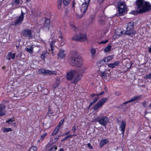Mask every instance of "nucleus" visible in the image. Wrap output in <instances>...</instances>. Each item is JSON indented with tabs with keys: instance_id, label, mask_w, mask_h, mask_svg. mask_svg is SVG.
Listing matches in <instances>:
<instances>
[{
	"instance_id": "4d7b16f0",
	"label": "nucleus",
	"mask_w": 151,
	"mask_h": 151,
	"mask_svg": "<svg viewBox=\"0 0 151 151\" xmlns=\"http://www.w3.org/2000/svg\"><path fill=\"white\" fill-rule=\"evenodd\" d=\"M70 131H68L64 135H67L68 134H69L70 133Z\"/></svg>"
},
{
	"instance_id": "6e6552de",
	"label": "nucleus",
	"mask_w": 151,
	"mask_h": 151,
	"mask_svg": "<svg viewBox=\"0 0 151 151\" xmlns=\"http://www.w3.org/2000/svg\"><path fill=\"white\" fill-rule=\"evenodd\" d=\"M90 0H85V2L83 3L80 7L81 11L84 14L87 10Z\"/></svg>"
},
{
	"instance_id": "37998d69",
	"label": "nucleus",
	"mask_w": 151,
	"mask_h": 151,
	"mask_svg": "<svg viewBox=\"0 0 151 151\" xmlns=\"http://www.w3.org/2000/svg\"><path fill=\"white\" fill-rule=\"evenodd\" d=\"M119 61H115L113 63L114 65V66H117L119 64Z\"/></svg>"
},
{
	"instance_id": "9d476101",
	"label": "nucleus",
	"mask_w": 151,
	"mask_h": 151,
	"mask_svg": "<svg viewBox=\"0 0 151 151\" xmlns=\"http://www.w3.org/2000/svg\"><path fill=\"white\" fill-rule=\"evenodd\" d=\"M77 71L76 70H71L67 73L66 78L68 80H72L74 77V74H76Z\"/></svg>"
},
{
	"instance_id": "a19ab883",
	"label": "nucleus",
	"mask_w": 151,
	"mask_h": 151,
	"mask_svg": "<svg viewBox=\"0 0 151 151\" xmlns=\"http://www.w3.org/2000/svg\"><path fill=\"white\" fill-rule=\"evenodd\" d=\"M47 135V134L46 133H44L42 134L41 136V139L43 140L44 137H45Z\"/></svg>"
},
{
	"instance_id": "2eb2a0df",
	"label": "nucleus",
	"mask_w": 151,
	"mask_h": 151,
	"mask_svg": "<svg viewBox=\"0 0 151 151\" xmlns=\"http://www.w3.org/2000/svg\"><path fill=\"white\" fill-rule=\"evenodd\" d=\"M141 97V96H135L133 98H132L129 101H128L127 102H124L123 103V104H126L129 103H130L131 102H133L135 101L137 99L140 98Z\"/></svg>"
},
{
	"instance_id": "423d86ee",
	"label": "nucleus",
	"mask_w": 151,
	"mask_h": 151,
	"mask_svg": "<svg viewBox=\"0 0 151 151\" xmlns=\"http://www.w3.org/2000/svg\"><path fill=\"white\" fill-rule=\"evenodd\" d=\"M108 99L106 98L101 99L99 100L93 107V109L94 110H96L99 108H101L103 105L108 100Z\"/></svg>"
},
{
	"instance_id": "f3484780",
	"label": "nucleus",
	"mask_w": 151,
	"mask_h": 151,
	"mask_svg": "<svg viewBox=\"0 0 151 151\" xmlns=\"http://www.w3.org/2000/svg\"><path fill=\"white\" fill-rule=\"evenodd\" d=\"M65 54L64 53V51L63 50H60L58 54L59 58L63 59L65 56Z\"/></svg>"
},
{
	"instance_id": "09e8293b",
	"label": "nucleus",
	"mask_w": 151,
	"mask_h": 151,
	"mask_svg": "<svg viewBox=\"0 0 151 151\" xmlns=\"http://www.w3.org/2000/svg\"><path fill=\"white\" fill-rule=\"evenodd\" d=\"M72 130L73 131V132L74 133L75 132L76 130V127L75 126H74L73 127V128L72 129Z\"/></svg>"
},
{
	"instance_id": "c03bdc74",
	"label": "nucleus",
	"mask_w": 151,
	"mask_h": 151,
	"mask_svg": "<svg viewBox=\"0 0 151 151\" xmlns=\"http://www.w3.org/2000/svg\"><path fill=\"white\" fill-rule=\"evenodd\" d=\"M2 42L4 43H6L7 41V39L6 38L4 37L2 40Z\"/></svg>"
},
{
	"instance_id": "5fc2aeb1",
	"label": "nucleus",
	"mask_w": 151,
	"mask_h": 151,
	"mask_svg": "<svg viewBox=\"0 0 151 151\" xmlns=\"http://www.w3.org/2000/svg\"><path fill=\"white\" fill-rule=\"evenodd\" d=\"M104 20H103L102 19H101L100 20V23L101 24H104Z\"/></svg>"
},
{
	"instance_id": "de8ad7c7",
	"label": "nucleus",
	"mask_w": 151,
	"mask_h": 151,
	"mask_svg": "<svg viewBox=\"0 0 151 151\" xmlns=\"http://www.w3.org/2000/svg\"><path fill=\"white\" fill-rule=\"evenodd\" d=\"M13 121L14 120L12 119H9L7 121V122L8 123H11L12 122H13Z\"/></svg>"
},
{
	"instance_id": "c756f323",
	"label": "nucleus",
	"mask_w": 151,
	"mask_h": 151,
	"mask_svg": "<svg viewBox=\"0 0 151 151\" xmlns=\"http://www.w3.org/2000/svg\"><path fill=\"white\" fill-rule=\"evenodd\" d=\"M70 0H63V3L64 6H68L69 4Z\"/></svg>"
},
{
	"instance_id": "e433bc0d",
	"label": "nucleus",
	"mask_w": 151,
	"mask_h": 151,
	"mask_svg": "<svg viewBox=\"0 0 151 151\" xmlns=\"http://www.w3.org/2000/svg\"><path fill=\"white\" fill-rule=\"evenodd\" d=\"M64 120H62L59 122L58 125V126L57 127V128H58L59 129L60 128V127L62 125V124L63 123Z\"/></svg>"
},
{
	"instance_id": "412c9836",
	"label": "nucleus",
	"mask_w": 151,
	"mask_h": 151,
	"mask_svg": "<svg viewBox=\"0 0 151 151\" xmlns=\"http://www.w3.org/2000/svg\"><path fill=\"white\" fill-rule=\"evenodd\" d=\"M108 140L107 139L102 140L100 142V147H102L104 145L108 143Z\"/></svg>"
},
{
	"instance_id": "9b49d317",
	"label": "nucleus",
	"mask_w": 151,
	"mask_h": 151,
	"mask_svg": "<svg viewBox=\"0 0 151 151\" xmlns=\"http://www.w3.org/2000/svg\"><path fill=\"white\" fill-rule=\"evenodd\" d=\"M24 13H23L22 11L21 15L17 17V20L15 21V25H18L21 23L24 18Z\"/></svg>"
},
{
	"instance_id": "680f3d73",
	"label": "nucleus",
	"mask_w": 151,
	"mask_h": 151,
	"mask_svg": "<svg viewBox=\"0 0 151 151\" xmlns=\"http://www.w3.org/2000/svg\"><path fill=\"white\" fill-rule=\"evenodd\" d=\"M60 38L61 39H62V38H63V36L62 35H61L60 36Z\"/></svg>"
},
{
	"instance_id": "e2e57ef3",
	"label": "nucleus",
	"mask_w": 151,
	"mask_h": 151,
	"mask_svg": "<svg viewBox=\"0 0 151 151\" xmlns=\"http://www.w3.org/2000/svg\"><path fill=\"white\" fill-rule=\"evenodd\" d=\"M148 107L149 108H151V103L149 105Z\"/></svg>"
},
{
	"instance_id": "2f4dec72",
	"label": "nucleus",
	"mask_w": 151,
	"mask_h": 151,
	"mask_svg": "<svg viewBox=\"0 0 151 151\" xmlns=\"http://www.w3.org/2000/svg\"><path fill=\"white\" fill-rule=\"evenodd\" d=\"M104 92L102 91L98 94H91V96L92 97H93L94 96H98L102 95L104 94Z\"/></svg>"
},
{
	"instance_id": "6ab92c4d",
	"label": "nucleus",
	"mask_w": 151,
	"mask_h": 151,
	"mask_svg": "<svg viewBox=\"0 0 151 151\" xmlns=\"http://www.w3.org/2000/svg\"><path fill=\"white\" fill-rule=\"evenodd\" d=\"M50 20L48 19H46L45 22L43 23V26L44 27L48 28V30L49 29V27L50 23Z\"/></svg>"
},
{
	"instance_id": "f257e3e1",
	"label": "nucleus",
	"mask_w": 151,
	"mask_h": 151,
	"mask_svg": "<svg viewBox=\"0 0 151 151\" xmlns=\"http://www.w3.org/2000/svg\"><path fill=\"white\" fill-rule=\"evenodd\" d=\"M68 62L72 65L78 68L77 73L75 76L72 83L76 84L80 80L87 68L83 63L81 56L77 55L75 53H71L68 60Z\"/></svg>"
},
{
	"instance_id": "0eeeda50",
	"label": "nucleus",
	"mask_w": 151,
	"mask_h": 151,
	"mask_svg": "<svg viewBox=\"0 0 151 151\" xmlns=\"http://www.w3.org/2000/svg\"><path fill=\"white\" fill-rule=\"evenodd\" d=\"M117 8L118 10L119 14H124L127 11V7L124 2H122L118 3Z\"/></svg>"
},
{
	"instance_id": "7ed1b4c3",
	"label": "nucleus",
	"mask_w": 151,
	"mask_h": 151,
	"mask_svg": "<svg viewBox=\"0 0 151 151\" xmlns=\"http://www.w3.org/2000/svg\"><path fill=\"white\" fill-rule=\"evenodd\" d=\"M95 121L98 122L101 125L105 127L109 122V119L107 117L103 116H98L95 119Z\"/></svg>"
},
{
	"instance_id": "49530a36",
	"label": "nucleus",
	"mask_w": 151,
	"mask_h": 151,
	"mask_svg": "<svg viewBox=\"0 0 151 151\" xmlns=\"http://www.w3.org/2000/svg\"><path fill=\"white\" fill-rule=\"evenodd\" d=\"M94 21V18L93 17H92L90 19L89 23H92Z\"/></svg>"
},
{
	"instance_id": "4be33fe9",
	"label": "nucleus",
	"mask_w": 151,
	"mask_h": 151,
	"mask_svg": "<svg viewBox=\"0 0 151 151\" xmlns=\"http://www.w3.org/2000/svg\"><path fill=\"white\" fill-rule=\"evenodd\" d=\"M25 50L30 53L32 54L33 52V47L32 46L30 47L29 48L26 47Z\"/></svg>"
},
{
	"instance_id": "20e7f679",
	"label": "nucleus",
	"mask_w": 151,
	"mask_h": 151,
	"mask_svg": "<svg viewBox=\"0 0 151 151\" xmlns=\"http://www.w3.org/2000/svg\"><path fill=\"white\" fill-rule=\"evenodd\" d=\"M134 23L131 22L129 23L125 31L126 34L129 36L132 37L135 34L133 30Z\"/></svg>"
},
{
	"instance_id": "864d4df0",
	"label": "nucleus",
	"mask_w": 151,
	"mask_h": 151,
	"mask_svg": "<svg viewBox=\"0 0 151 151\" xmlns=\"http://www.w3.org/2000/svg\"><path fill=\"white\" fill-rule=\"evenodd\" d=\"M70 26L73 29H74V30H76V27L75 26H74L73 25L71 24L70 25Z\"/></svg>"
},
{
	"instance_id": "052dcab7",
	"label": "nucleus",
	"mask_w": 151,
	"mask_h": 151,
	"mask_svg": "<svg viewBox=\"0 0 151 151\" xmlns=\"http://www.w3.org/2000/svg\"><path fill=\"white\" fill-rule=\"evenodd\" d=\"M64 151V150L63 148H60L59 151Z\"/></svg>"
},
{
	"instance_id": "a211bd4d",
	"label": "nucleus",
	"mask_w": 151,
	"mask_h": 151,
	"mask_svg": "<svg viewBox=\"0 0 151 151\" xmlns=\"http://www.w3.org/2000/svg\"><path fill=\"white\" fill-rule=\"evenodd\" d=\"M55 41H52L50 44V48L49 49V50L50 51L49 53H51L53 54V47L55 45Z\"/></svg>"
},
{
	"instance_id": "b1692460",
	"label": "nucleus",
	"mask_w": 151,
	"mask_h": 151,
	"mask_svg": "<svg viewBox=\"0 0 151 151\" xmlns=\"http://www.w3.org/2000/svg\"><path fill=\"white\" fill-rule=\"evenodd\" d=\"M99 97L97 96L93 100V101L90 103V105L89 106V108L92 105L94 104L99 99Z\"/></svg>"
},
{
	"instance_id": "72a5a7b5",
	"label": "nucleus",
	"mask_w": 151,
	"mask_h": 151,
	"mask_svg": "<svg viewBox=\"0 0 151 151\" xmlns=\"http://www.w3.org/2000/svg\"><path fill=\"white\" fill-rule=\"evenodd\" d=\"M144 78L145 79H151V73H150L148 75H145L144 76Z\"/></svg>"
},
{
	"instance_id": "1a4fd4ad",
	"label": "nucleus",
	"mask_w": 151,
	"mask_h": 151,
	"mask_svg": "<svg viewBox=\"0 0 151 151\" xmlns=\"http://www.w3.org/2000/svg\"><path fill=\"white\" fill-rule=\"evenodd\" d=\"M22 33L24 37H28L29 39L32 38L31 31L29 29H25L23 30Z\"/></svg>"
},
{
	"instance_id": "bb28decb",
	"label": "nucleus",
	"mask_w": 151,
	"mask_h": 151,
	"mask_svg": "<svg viewBox=\"0 0 151 151\" xmlns=\"http://www.w3.org/2000/svg\"><path fill=\"white\" fill-rule=\"evenodd\" d=\"M62 1L59 0H58L57 1V6L58 9V10H60L62 7L61 4Z\"/></svg>"
},
{
	"instance_id": "a878e982",
	"label": "nucleus",
	"mask_w": 151,
	"mask_h": 151,
	"mask_svg": "<svg viewBox=\"0 0 151 151\" xmlns=\"http://www.w3.org/2000/svg\"><path fill=\"white\" fill-rule=\"evenodd\" d=\"M2 129L4 132H8L12 131V129L10 128L3 127Z\"/></svg>"
},
{
	"instance_id": "603ef678",
	"label": "nucleus",
	"mask_w": 151,
	"mask_h": 151,
	"mask_svg": "<svg viewBox=\"0 0 151 151\" xmlns=\"http://www.w3.org/2000/svg\"><path fill=\"white\" fill-rule=\"evenodd\" d=\"M14 2L15 3L18 4H19L20 3L19 0H15Z\"/></svg>"
},
{
	"instance_id": "7c9ffc66",
	"label": "nucleus",
	"mask_w": 151,
	"mask_h": 151,
	"mask_svg": "<svg viewBox=\"0 0 151 151\" xmlns=\"http://www.w3.org/2000/svg\"><path fill=\"white\" fill-rule=\"evenodd\" d=\"M59 129L57 127H56L54 130L53 132H52V135H53L56 134L59 131Z\"/></svg>"
},
{
	"instance_id": "473e14b6",
	"label": "nucleus",
	"mask_w": 151,
	"mask_h": 151,
	"mask_svg": "<svg viewBox=\"0 0 151 151\" xmlns=\"http://www.w3.org/2000/svg\"><path fill=\"white\" fill-rule=\"evenodd\" d=\"M57 148V147L56 146L54 145L51 147L48 151H55Z\"/></svg>"
},
{
	"instance_id": "c85d7f7f",
	"label": "nucleus",
	"mask_w": 151,
	"mask_h": 151,
	"mask_svg": "<svg viewBox=\"0 0 151 151\" xmlns=\"http://www.w3.org/2000/svg\"><path fill=\"white\" fill-rule=\"evenodd\" d=\"M37 147L35 146H33L30 148L28 151H37Z\"/></svg>"
},
{
	"instance_id": "0e129e2a",
	"label": "nucleus",
	"mask_w": 151,
	"mask_h": 151,
	"mask_svg": "<svg viewBox=\"0 0 151 151\" xmlns=\"http://www.w3.org/2000/svg\"><path fill=\"white\" fill-rule=\"evenodd\" d=\"M5 68V66H3V67H2V68L3 69V70H4V69Z\"/></svg>"
},
{
	"instance_id": "774afa93",
	"label": "nucleus",
	"mask_w": 151,
	"mask_h": 151,
	"mask_svg": "<svg viewBox=\"0 0 151 151\" xmlns=\"http://www.w3.org/2000/svg\"><path fill=\"white\" fill-rule=\"evenodd\" d=\"M145 114H148V112H147V111H146V112H145Z\"/></svg>"
},
{
	"instance_id": "79ce46f5",
	"label": "nucleus",
	"mask_w": 151,
	"mask_h": 151,
	"mask_svg": "<svg viewBox=\"0 0 151 151\" xmlns=\"http://www.w3.org/2000/svg\"><path fill=\"white\" fill-rule=\"evenodd\" d=\"M147 102L145 101H144L142 103L143 106L144 107H146Z\"/></svg>"
},
{
	"instance_id": "39448f33",
	"label": "nucleus",
	"mask_w": 151,
	"mask_h": 151,
	"mask_svg": "<svg viewBox=\"0 0 151 151\" xmlns=\"http://www.w3.org/2000/svg\"><path fill=\"white\" fill-rule=\"evenodd\" d=\"M71 39L77 41H86L87 40V36L85 34H77L74 35Z\"/></svg>"
},
{
	"instance_id": "f8f14e48",
	"label": "nucleus",
	"mask_w": 151,
	"mask_h": 151,
	"mask_svg": "<svg viewBox=\"0 0 151 151\" xmlns=\"http://www.w3.org/2000/svg\"><path fill=\"white\" fill-rule=\"evenodd\" d=\"M40 73H42L44 74L50 75L55 74L56 72L55 71H52L49 70H45L43 69H40L39 70Z\"/></svg>"
},
{
	"instance_id": "4468645a",
	"label": "nucleus",
	"mask_w": 151,
	"mask_h": 151,
	"mask_svg": "<svg viewBox=\"0 0 151 151\" xmlns=\"http://www.w3.org/2000/svg\"><path fill=\"white\" fill-rule=\"evenodd\" d=\"M126 126V122L125 121H123L122 122L120 126L121 130L122 131L123 135H124V133Z\"/></svg>"
},
{
	"instance_id": "5701e85b",
	"label": "nucleus",
	"mask_w": 151,
	"mask_h": 151,
	"mask_svg": "<svg viewBox=\"0 0 151 151\" xmlns=\"http://www.w3.org/2000/svg\"><path fill=\"white\" fill-rule=\"evenodd\" d=\"M47 51H43L41 55V58L44 60L47 56Z\"/></svg>"
},
{
	"instance_id": "c9c22d12",
	"label": "nucleus",
	"mask_w": 151,
	"mask_h": 151,
	"mask_svg": "<svg viewBox=\"0 0 151 151\" xmlns=\"http://www.w3.org/2000/svg\"><path fill=\"white\" fill-rule=\"evenodd\" d=\"M91 52L92 55H94L96 53V50L95 48H92L91 49Z\"/></svg>"
},
{
	"instance_id": "f03ea898",
	"label": "nucleus",
	"mask_w": 151,
	"mask_h": 151,
	"mask_svg": "<svg viewBox=\"0 0 151 151\" xmlns=\"http://www.w3.org/2000/svg\"><path fill=\"white\" fill-rule=\"evenodd\" d=\"M136 5L140 13H144L151 9V5L149 2L145 1L144 0H137Z\"/></svg>"
},
{
	"instance_id": "ea45409f",
	"label": "nucleus",
	"mask_w": 151,
	"mask_h": 151,
	"mask_svg": "<svg viewBox=\"0 0 151 151\" xmlns=\"http://www.w3.org/2000/svg\"><path fill=\"white\" fill-rule=\"evenodd\" d=\"M108 66L109 67L111 68H114L115 67L114 65V63H110L108 64Z\"/></svg>"
},
{
	"instance_id": "13d9d810",
	"label": "nucleus",
	"mask_w": 151,
	"mask_h": 151,
	"mask_svg": "<svg viewBox=\"0 0 151 151\" xmlns=\"http://www.w3.org/2000/svg\"><path fill=\"white\" fill-rule=\"evenodd\" d=\"M121 35L124 34H126L125 31V32H124V31H121Z\"/></svg>"
},
{
	"instance_id": "8fccbe9b",
	"label": "nucleus",
	"mask_w": 151,
	"mask_h": 151,
	"mask_svg": "<svg viewBox=\"0 0 151 151\" xmlns=\"http://www.w3.org/2000/svg\"><path fill=\"white\" fill-rule=\"evenodd\" d=\"M88 147L90 149H92L93 148V147L91 145L90 143H88L87 144Z\"/></svg>"
},
{
	"instance_id": "393cba45",
	"label": "nucleus",
	"mask_w": 151,
	"mask_h": 151,
	"mask_svg": "<svg viewBox=\"0 0 151 151\" xmlns=\"http://www.w3.org/2000/svg\"><path fill=\"white\" fill-rule=\"evenodd\" d=\"M106 70H105L104 72L100 71L101 76L103 79H105L106 78V75L105 72H106Z\"/></svg>"
},
{
	"instance_id": "4c0bfd02",
	"label": "nucleus",
	"mask_w": 151,
	"mask_h": 151,
	"mask_svg": "<svg viewBox=\"0 0 151 151\" xmlns=\"http://www.w3.org/2000/svg\"><path fill=\"white\" fill-rule=\"evenodd\" d=\"M74 135H69L67 136H66L64 139H62V141H63L66 140L68 138L70 137H72Z\"/></svg>"
},
{
	"instance_id": "aec40b11",
	"label": "nucleus",
	"mask_w": 151,
	"mask_h": 151,
	"mask_svg": "<svg viewBox=\"0 0 151 151\" xmlns=\"http://www.w3.org/2000/svg\"><path fill=\"white\" fill-rule=\"evenodd\" d=\"M113 58V56L111 55L110 56H108L104 60H101L100 62H108L112 60Z\"/></svg>"
},
{
	"instance_id": "f704fd0d",
	"label": "nucleus",
	"mask_w": 151,
	"mask_h": 151,
	"mask_svg": "<svg viewBox=\"0 0 151 151\" xmlns=\"http://www.w3.org/2000/svg\"><path fill=\"white\" fill-rule=\"evenodd\" d=\"M138 13H140V14L141 13H140L139 12V10H137V11H132L131 12V14H133L134 15H136V14H137Z\"/></svg>"
},
{
	"instance_id": "dca6fc26",
	"label": "nucleus",
	"mask_w": 151,
	"mask_h": 151,
	"mask_svg": "<svg viewBox=\"0 0 151 151\" xmlns=\"http://www.w3.org/2000/svg\"><path fill=\"white\" fill-rule=\"evenodd\" d=\"M15 54H12V52H10L8 53L6 57V59L9 60H10L12 58V59H14L15 58Z\"/></svg>"
},
{
	"instance_id": "6e6d98bb",
	"label": "nucleus",
	"mask_w": 151,
	"mask_h": 151,
	"mask_svg": "<svg viewBox=\"0 0 151 151\" xmlns=\"http://www.w3.org/2000/svg\"><path fill=\"white\" fill-rule=\"evenodd\" d=\"M148 51L150 53H151V47L148 48Z\"/></svg>"
},
{
	"instance_id": "338daca9",
	"label": "nucleus",
	"mask_w": 151,
	"mask_h": 151,
	"mask_svg": "<svg viewBox=\"0 0 151 151\" xmlns=\"http://www.w3.org/2000/svg\"><path fill=\"white\" fill-rule=\"evenodd\" d=\"M131 65H131V64H130V65H129V68H131Z\"/></svg>"
},
{
	"instance_id": "3c124183",
	"label": "nucleus",
	"mask_w": 151,
	"mask_h": 151,
	"mask_svg": "<svg viewBox=\"0 0 151 151\" xmlns=\"http://www.w3.org/2000/svg\"><path fill=\"white\" fill-rule=\"evenodd\" d=\"M59 136H56V137L55 138V140L54 141H55V142H56L57 141V140L59 139Z\"/></svg>"
},
{
	"instance_id": "69168bd1",
	"label": "nucleus",
	"mask_w": 151,
	"mask_h": 151,
	"mask_svg": "<svg viewBox=\"0 0 151 151\" xmlns=\"http://www.w3.org/2000/svg\"><path fill=\"white\" fill-rule=\"evenodd\" d=\"M119 93L118 94H117L116 93H115V95H116L118 96H119Z\"/></svg>"
},
{
	"instance_id": "58836bf2",
	"label": "nucleus",
	"mask_w": 151,
	"mask_h": 151,
	"mask_svg": "<svg viewBox=\"0 0 151 151\" xmlns=\"http://www.w3.org/2000/svg\"><path fill=\"white\" fill-rule=\"evenodd\" d=\"M84 14H81L80 15H79V14H76V16L78 19H80L81 18L83 17Z\"/></svg>"
},
{
	"instance_id": "bf43d9fd",
	"label": "nucleus",
	"mask_w": 151,
	"mask_h": 151,
	"mask_svg": "<svg viewBox=\"0 0 151 151\" xmlns=\"http://www.w3.org/2000/svg\"><path fill=\"white\" fill-rule=\"evenodd\" d=\"M104 0H98L99 3H102Z\"/></svg>"
},
{
	"instance_id": "a18cd8bd",
	"label": "nucleus",
	"mask_w": 151,
	"mask_h": 151,
	"mask_svg": "<svg viewBox=\"0 0 151 151\" xmlns=\"http://www.w3.org/2000/svg\"><path fill=\"white\" fill-rule=\"evenodd\" d=\"M108 42V40H105L104 41H101L99 43L100 44H105Z\"/></svg>"
},
{
	"instance_id": "ddd939ff",
	"label": "nucleus",
	"mask_w": 151,
	"mask_h": 151,
	"mask_svg": "<svg viewBox=\"0 0 151 151\" xmlns=\"http://www.w3.org/2000/svg\"><path fill=\"white\" fill-rule=\"evenodd\" d=\"M6 106L3 105H0V116L5 115Z\"/></svg>"
},
{
	"instance_id": "cd10ccee",
	"label": "nucleus",
	"mask_w": 151,
	"mask_h": 151,
	"mask_svg": "<svg viewBox=\"0 0 151 151\" xmlns=\"http://www.w3.org/2000/svg\"><path fill=\"white\" fill-rule=\"evenodd\" d=\"M111 48V46L110 45H109L106 47L104 49V52H107L109 51Z\"/></svg>"
}]
</instances>
